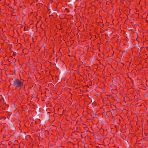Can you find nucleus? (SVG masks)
Returning <instances> with one entry per match:
<instances>
[{
	"instance_id": "1",
	"label": "nucleus",
	"mask_w": 148,
	"mask_h": 148,
	"mask_svg": "<svg viewBox=\"0 0 148 148\" xmlns=\"http://www.w3.org/2000/svg\"><path fill=\"white\" fill-rule=\"evenodd\" d=\"M23 83L19 80L14 79V85L15 87L21 86L23 85Z\"/></svg>"
},
{
	"instance_id": "2",
	"label": "nucleus",
	"mask_w": 148,
	"mask_h": 148,
	"mask_svg": "<svg viewBox=\"0 0 148 148\" xmlns=\"http://www.w3.org/2000/svg\"><path fill=\"white\" fill-rule=\"evenodd\" d=\"M16 79L14 77L13 79V80L14 82V80Z\"/></svg>"
},
{
	"instance_id": "3",
	"label": "nucleus",
	"mask_w": 148,
	"mask_h": 148,
	"mask_svg": "<svg viewBox=\"0 0 148 148\" xmlns=\"http://www.w3.org/2000/svg\"><path fill=\"white\" fill-rule=\"evenodd\" d=\"M69 12V11H68V12Z\"/></svg>"
}]
</instances>
